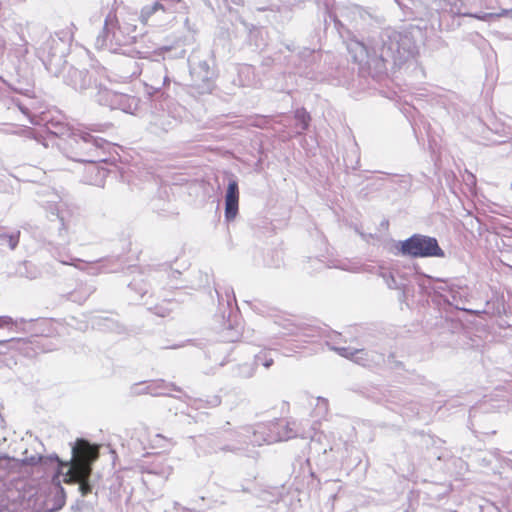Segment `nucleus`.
<instances>
[{
  "label": "nucleus",
  "mask_w": 512,
  "mask_h": 512,
  "mask_svg": "<svg viewBox=\"0 0 512 512\" xmlns=\"http://www.w3.org/2000/svg\"><path fill=\"white\" fill-rule=\"evenodd\" d=\"M335 351L345 357V358H348V359H354V356L358 355V354H364V349H350L348 347H338V348H335Z\"/></svg>",
  "instance_id": "0eeeda50"
},
{
  "label": "nucleus",
  "mask_w": 512,
  "mask_h": 512,
  "mask_svg": "<svg viewBox=\"0 0 512 512\" xmlns=\"http://www.w3.org/2000/svg\"><path fill=\"white\" fill-rule=\"evenodd\" d=\"M92 472H66L64 474L63 482L65 484H79V491L82 496H87L92 492V486L89 482V478Z\"/></svg>",
  "instance_id": "39448f33"
},
{
  "label": "nucleus",
  "mask_w": 512,
  "mask_h": 512,
  "mask_svg": "<svg viewBox=\"0 0 512 512\" xmlns=\"http://www.w3.org/2000/svg\"><path fill=\"white\" fill-rule=\"evenodd\" d=\"M2 238L6 240L8 246L11 249H15L19 243L20 231H17L16 233L12 234H3Z\"/></svg>",
  "instance_id": "6e6552de"
},
{
  "label": "nucleus",
  "mask_w": 512,
  "mask_h": 512,
  "mask_svg": "<svg viewBox=\"0 0 512 512\" xmlns=\"http://www.w3.org/2000/svg\"><path fill=\"white\" fill-rule=\"evenodd\" d=\"M239 188L235 180L229 182L225 195V218L234 220L238 213Z\"/></svg>",
  "instance_id": "20e7f679"
},
{
  "label": "nucleus",
  "mask_w": 512,
  "mask_h": 512,
  "mask_svg": "<svg viewBox=\"0 0 512 512\" xmlns=\"http://www.w3.org/2000/svg\"><path fill=\"white\" fill-rule=\"evenodd\" d=\"M99 445L90 444L87 440L78 438L72 447V458L69 462H65L56 457L58 463V473H62V469L67 467V472H92V465L98 460Z\"/></svg>",
  "instance_id": "f03ea898"
},
{
  "label": "nucleus",
  "mask_w": 512,
  "mask_h": 512,
  "mask_svg": "<svg viewBox=\"0 0 512 512\" xmlns=\"http://www.w3.org/2000/svg\"><path fill=\"white\" fill-rule=\"evenodd\" d=\"M294 116H295L296 121L301 126V128L303 130H306L308 128V126H309L310 121H311L310 114L304 108H301V109H297L295 111V115Z\"/></svg>",
  "instance_id": "423d86ee"
},
{
  "label": "nucleus",
  "mask_w": 512,
  "mask_h": 512,
  "mask_svg": "<svg viewBox=\"0 0 512 512\" xmlns=\"http://www.w3.org/2000/svg\"><path fill=\"white\" fill-rule=\"evenodd\" d=\"M295 424L283 419L258 423L253 428L251 443L255 446L271 445L296 437Z\"/></svg>",
  "instance_id": "f257e3e1"
},
{
  "label": "nucleus",
  "mask_w": 512,
  "mask_h": 512,
  "mask_svg": "<svg viewBox=\"0 0 512 512\" xmlns=\"http://www.w3.org/2000/svg\"><path fill=\"white\" fill-rule=\"evenodd\" d=\"M352 360L360 365L365 366L368 363L369 358H368V354L364 351V354H358V355L354 356V359H352Z\"/></svg>",
  "instance_id": "9d476101"
},
{
  "label": "nucleus",
  "mask_w": 512,
  "mask_h": 512,
  "mask_svg": "<svg viewBox=\"0 0 512 512\" xmlns=\"http://www.w3.org/2000/svg\"><path fill=\"white\" fill-rule=\"evenodd\" d=\"M8 342H9V340H0V344H1V345H2V344H6V343H8Z\"/></svg>",
  "instance_id": "2eb2a0df"
},
{
  "label": "nucleus",
  "mask_w": 512,
  "mask_h": 512,
  "mask_svg": "<svg viewBox=\"0 0 512 512\" xmlns=\"http://www.w3.org/2000/svg\"><path fill=\"white\" fill-rule=\"evenodd\" d=\"M400 252L413 258L442 257L443 250L435 238L415 234L400 243Z\"/></svg>",
  "instance_id": "7ed1b4c3"
},
{
  "label": "nucleus",
  "mask_w": 512,
  "mask_h": 512,
  "mask_svg": "<svg viewBox=\"0 0 512 512\" xmlns=\"http://www.w3.org/2000/svg\"><path fill=\"white\" fill-rule=\"evenodd\" d=\"M165 11V7L160 2H155L151 7L145 8L142 11V14L146 16L147 18L151 17L154 13L157 11Z\"/></svg>",
  "instance_id": "1a4fd4ad"
},
{
  "label": "nucleus",
  "mask_w": 512,
  "mask_h": 512,
  "mask_svg": "<svg viewBox=\"0 0 512 512\" xmlns=\"http://www.w3.org/2000/svg\"><path fill=\"white\" fill-rule=\"evenodd\" d=\"M16 461L14 458L9 457L7 455L0 456V467L5 466L8 467L11 462Z\"/></svg>",
  "instance_id": "ddd939ff"
},
{
  "label": "nucleus",
  "mask_w": 512,
  "mask_h": 512,
  "mask_svg": "<svg viewBox=\"0 0 512 512\" xmlns=\"http://www.w3.org/2000/svg\"><path fill=\"white\" fill-rule=\"evenodd\" d=\"M257 359L258 360H261L262 362V365L266 368H269L270 366H272L273 364V359L271 357H268L267 355H264L263 357H261L260 355L257 356Z\"/></svg>",
  "instance_id": "f8f14e48"
},
{
  "label": "nucleus",
  "mask_w": 512,
  "mask_h": 512,
  "mask_svg": "<svg viewBox=\"0 0 512 512\" xmlns=\"http://www.w3.org/2000/svg\"><path fill=\"white\" fill-rule=\"evenodd\" d=\"M14 325V320L10 316H0V329Z\"/></svg>",
  "instance_id": "9b49d317"
},
{
  "label": "nucleus",
  "mask_w": 512,
  "mask_h": 512,
  "mask_svg": "<svg viewBox=\"0 0 512 512\" xmlns=\"http://www.w3.org/2000/svg\"><path fill=\"white\" fill-rule=\"evenodd\" d=\"M59 489H60V504L58 506V509L61 508L64 505V497H65V491L64 488L58 483Z\"/></svg>",
  "instance_id": "4468645a"
}]
</instances>
